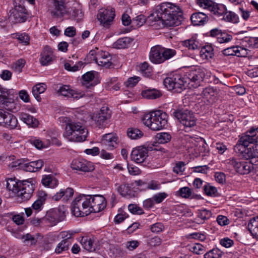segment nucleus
I'll return each instance as SVG.
<instances>
[{
	"label": "nucleus",
	"instance_id": "9d476101",
	"mask_svg": "<svg viewBox=\"0 0 258 258\" xmlns=\"http://www.w3.org/2000/svg\"><path fill=\"white\" fill-rule=\"evenodd\" d=\"M115 16L114 9L107 7L98 11L97 18L104 27L108 28L112 24Z\"/></svg>",
	"mask_w": 258,
	"mask_h": 258
},
{
	"label": "nucleus",
	"instance_id": "bf43d9fd",
	"mask_svg": "<svg viewBox=\"0 0 258 258\" xmlns=\"http://www.w3.org/2000/svg\"><path fill=\"white\" fill-rule=\"evenodd\" d=\"M16 37L17 39L25 45H28L29 43L30 37L26 33H16Z\"/></svg>",
	"mask_w": 258,
	"mask_h": 258
},
{
	"label": "nucleus",
	"instance_id": "412c9836",
	"mask_svg": "<svg viewBox=\"0 0 258 258\" xmlns=\"http://www.w3.org/2000/svg\"><path fill=\"white\" fill-rule=\"evenodd\" d=\"M1 118L2 120L0 121V124H3L5 126L11 129H13L17 127L18 120L16 117L13 114L4 110Z\"/></svg>",
	"mask_w": 258,
	"mask_h": 258
},
{
	"label": "nucleus",
	"instance_id": "6e6d98bb",
	"mask_svg": "<svg viewBox=\"0 0 258 258\" xmlns=\"http://www.w3.org/2000/svg\"><path fill=\"white\" fill-rule=\"evenodd\" d=\"M204 190L207 195L210 196H215L217 192L216 188L208 183L204 185Z\"/></svg>",
	"mask_w": 258,
	"mask_h": 258
},
{
	"label": "nucleus",
	"instance_id": "a211bd4d",
	"mask_svg": "<svg viewBox=\"0 0 258 258\" xmlns=\"http://www.w3.org/2000/svg\"><path fill=\"white\" fill-rule=\"evenodd\" d=\"M71 167L73 170L83 172H91L94 169L93 164L83 159H76L73 160Z\"/></svg>",
	"mask_w": 258,
	"mask_h": 258
},
{
	"label": "nucleus",
	"instance_id": "6ab92c4d",
	"mask_svg": "<svg viewBox=\"0 0 258 258\" xmlns=\"http://www.w3.org/2000/svg\"><path fill=\"white\" fill-rule=\"evenodd\" d=\"M148 157V150L143 146L134 148L131 154L132 160L138 164L143 163Z\"/></svg>",
	"mask_w": 258,
	"mask_h": 258
},
{
	"label": "nucleus",
	"instance_id": "dca6fc26",
	"mask_svg": "<svg viewBox=\"0 0 258 258\" xmlns=\"http://www.w3.org/2000/svg\"><path fill=\"white\" fill-rule=\"evenodd\" d=\"M111 112L107 106H103L98 113L94 115L93 120L99 128H103L106 125V120L110 117Z\"/></svg>",
	"mask_w": 258,
	"mask_h": 258
},
{
	"label": "nucleus",
	"instance_id": "09e8293b",
	"mask_svg": "<svg viewBox=\"0 0 258 258\" xmlns=\"http://www.w3.org/2000/svg\"><path fill=\"white\" fill-rule=\"evenodd\" d=\"M156 137L158 142L160 144L168 143L171 138V135L168 133H158Z\"/></svg>",
	"mask_w": 258,
	"mask_h": 258
},
{
	"label": "nucleus",
	"instance_id": "c9c22d12",
	"mask_svg": "<svg viewBox=\"0 0 258 258\" xmlns=\"http://www.w3.org/2000/svg\"><path fill=\"white\" fill-rule=\"evenodd\" d=\"M51 210L58 222L64 220L66 217L67 208L63 206H59L57 208L51 209Z\"/></svg>",
	"mask_w": 258,
	"mask_h": 258
},
{
	"label": "nucleus",
	"instance_id": "e2e57ef3",
	"mask_svg": "<svg viewBox=\"0 0 258 258\" xmlns=\"http://www.w3.org/2000/svg\"><path fill=\"white\" fill-rule=\"evenodd\" d=\"M150 229L152 232L157 233L163 231L164 226L162 223L158 222L152 224L151 226Z\"/></svg>",
	"mask_w": 258,
	"mask_h": 258
},
{
	"label": "nucleus",
	"instance_id": "f704fd0d",
	"mask_svg": "<svg viewBox=\"0 0 258 258\" xmlns=\"http://www.w3.org/2000/svg\"><path fill=\"white\" fill-rule=\"evenodd\" d=\"M94 71H90L87 72L82 76L83 84L86 86L87 88H89L91 86H94L97 84V83H95L94 79L95 78Z\"/></svg>",
	"mask_w": 258,
	"mask_h": 258
},
{
	"label": "nucleus",
	"instance_id": "c85d7f7f",
	"mask_svg": "<svg viewBox=\"0 0 258 258\" xmlns=\"http://www.w3.org/2000/svg\"><path fill=\"white\" fill-rule=\"evenodd\" d=\"M19 118L30 127H36L39 124V121L36 118L27 113H21Z\"/></svg>",
	"mask_w": 258,
	"mask_h": 258
},
{
	"label": "nucleus",
	"instance_id": "a878e982",
	"mask_svg": "<svg viewBox=\"0 0 258 258\" xmlns=\"http://www.w3.org/2000/svg\"><path fill=\"white\" fill-rule=\"evenodd\" d=\"M53 51L48 46L44 47L41 54L40 61L42 66H47L50 64L53 60Z\"/></svg>",
	"mask_w": 258,
	"mask_h": 258
},
{
	"label": "nucleus",
	"instance_id": "2f4dec72",
	"mask_svg": "<svg viewBox=\"0 0 258 258\" xmlns=\"http://www.w3.org/2000/svg\"><path fill=\"white\" fill-rule=\"evenodd\" d=\"M248 54L245 49L239 46H230L227 47V56L235 55L238 57H244Z\"/></svg>",
	"mask_w": 258,
	"mask_h": 258
},
{
	"label": "nucleus",
	"instance_id": "ea45409f",
	"mask_svg": "<svg viewBox=\"0 0 258 258\" xmlns=\"http://www.w3.org/2000/svg\"><path fill=\"white\" fill-rule=\"evenodd\" d=\"M42 183L45 186L54 188L58 183V180L51 175H45L42 179Z\"/></svg>",
	"mask_w": 258,
	"mask_h": 258
},
{
	"label": "nucleus",
	"instance_id": "f257e3e1",
	"mask_svg": "<svg viewBox=\"0 0 258 258\" xmlns=\"http://www.w3.org/2000/svg\"><path fill=\"white\" fill-rule=\"evenodd\" d=\"M205 69L199 67L191 68L185 74L175 73L166 77L163 81L165 87L169 91L180 93L189 85L193 88L201 85L205 76Z\"/></svg>",
	"mask_w": 258,
	"mask_h": 258
},
{
	"label": "nucleus",
	"instance_id": "6e6552de",
	"mask_svg": "<svg viewBox=\"0 0 258 258\" xmlns=\"http://www.w3.org/2000/svg\"><path fill=\"white\" fill-rule=\"evenodd\" d=\"M185 127H191L196 124V118L193 112L188 110H174L172 113Z\"/></svg>",
	"mask_w": 258,
	"mask_h": 258
},
{
	"label": "nucleus",
	"instance_id": "69168bd1",
	"mask_svg": "<svg viewBox=\"0 0 258 258\" xmlns=\"http://www.w3.org/2000/svg\"><path fill=\"white\" fill-rule=\"evenodd\" d=\"M30 142L31 144L38 149L45 148L48 146V143L46 144L45 143L39 139H32L30 140Z\"/></svg>",
	"mask_w": 258,
	"mask_h": 258
},
{
	"label": "nucleus",
	"instance_id": "473e14b6",
	"mask_svg": "<svg viewBox=\"0 0 258 258\" xmlns=\"http://www.w3.org/2000/svg\"><path fill=\"white\" fill-rule=\"evenodd\" d=\"M141 94L144 98L148 99H155L159 98L162 95L160 91L150 88L143 90Z\"/></svg>",
	"mask_w": 258,
	"mask_h": 258
},
{
	"label": "nucleus",
	"instance_id": "1a4fd4ad",
	"mask_svg": "<svg viewBox=\"0 0 258 258\" xmlns=\"http://www.w3.org/2000/svg\"><path fill=\"white\" fill-rule=\"evenodd\" d=\"M231 172L233 171L241 174H247L250 173L253 169V165L248 162H238L235 159L232 158L229 160L227 163V168Z\"/></svg>",
	"mask_w": 258,
	"mask_h": 258
},
{
	"label": "nucleus",
	"instance_id": "a18cd8bd",
	"mask_svg": "<svg viewBox=\"0 0 258 258\" xmlns=\"http://www.w3.org/2000/svg\"><path fill=\"white\" fill-rule=\"evenodd\" d=\"M213 49L211 45H206L201 48L200 51V55L203 58L208 59L212 58L213 55Z\"/></svg>",
	"mask_w": 258,
	"mask_h": 258
},
{
	"label": "nucleus",
	"instance_id": "c03bdc74",
	"mask_svg": "<svg viewBox=\"0 0 258 258\" xmlns=\"http://www.w3.org/2000/svg\"><path fill=\"white\" fill-rule=\"evenodd\" d=\"M224 254L219 248H213L204 254V258H221Z\"/></svg>",
	"mask_w": 258,
	"mask_h": 258
},
{
	"label": "nucleus",
	"instance_id": "4d7b16f0",
	"mask_svg": "<svg viewBox=\"0 0 258 258\" xmlns=\"http://www.w3.org/2000/svg\"><path fill=\"white\" fill-rule=\"evenodd\" d=\"M128 209L134 214L142 215L144 213L142 208L136 204H130L128 206Z\"/></svg>",
	"mask_w": 258,
	"mask_h": 258
},
{
	"label": "nucleus",
	"instance_id": "0e129e2a",
	"mask_svg": "<svg viewBox=\"0 0 258 258\" xmlns=\"http://www.w3.org/2000/svg\"><path fill=\"white\" fill-rule=\"evenodd\" d=\"M140 70L144 73L147 77L151 75L152 70L150 68L149 64L147 62H144L140 67Z\"/></svg>",
	"mask_w": 258,
	"mask_h": 258
},
{
	"label": "nucleus",
	"instance_id": "052dcab7",
	"mask_svg": "<svg viewBox=\"0 0 258 258\" xmlns=\"http://www.w3.org/2000/svg\"><path fill=\"white\" fill-rule=\"evenodd\" d=\"M115 186L117 191L122 196H125L128 191V186L126 184H115Z\"/></svg>",
	"mask_w": 258,
	"mask_h": 258
},
{
	"label": "nucleus",
	"instance_id": "cd10ccee",
	"mask_svg": "<svg viewBox=\"0 0 258 258\" xmlns=\"http://www.w3.org/2000/svg\"><path fill=\"white\" fill-rule=\"evenodd\" d=\"M47 195L43 191L40 190L38 192V198L33 203L32 207L36 213L41 211L45 204Z\"/></svg>",
	"mask_w": 258,
	"mask_h": 258
},
{
	"label": "nucleus",
	"instance_id": "f03ea898",
	"mask_svg": "<svg viewBox=\"0 0 258 258\" xmlns=\"http://www.w3.org/2000/svg\"><path fill=\"white\" fill-rule=\"evenodd\" d=\"M182 20L179 7L170 3H163L157 6L155 11L147 18V23L150 26L170 27L178 26Z\"/></svg>",
	"mask_w": 258,
	"mask_h": 258
},
{
	"label": "nucleus",
	"instance_id": "49530a36",
	"mask_svg": "<svg viewBox=\"0 0 258 258\" xmlns=\"http://www.w3.org/2000/svg\"><path fill=\"white\" fill-rule=\"evenodd\" d=\"M182 45L190 50H196L200 48L199 42L194 38L183 41Z\"/></svg>",
	"mask_w": 258,
	"mask_h": 258
},
{
	"label": "nucleus",
	"instance_id": "a19ab883",
	"mask_svg": "<svg viewBox=\"0 0 258 258\" xmlns=\"http://www.w3.org/2000/svg\"><path fill=\"white\" fill-rule=\"evenodd\" d=\"M127 136L131 140H138L143 136V132L137 128L130 127L127 129Z\"/></svg>",
	"mask_w": 258,
	"mask_h": 258
},
{
	"label": "nucleus",
	"instance_id": "79ce46f5",
	"mask_svg": "<svg viewBox=\"0 0 258 258\" xmlns=\"http://www.w3.org/2000/svg\"><path fill=\"white\" fill-rule=\"evenodd\" d=\"M254 37H245L241 39L240 47L245 49L246 52L250 48H253Z\"/></svg>",
	"mask_w": 258,
	"mask_h": 258
},
{
	"label": "nucleus",
	"instance_id": "de8ad7c7",
	"mask_svg": "<svg viewBox=\"0 0 258 258\" xmlns=\"http://www.w3.org/2000/svg\"><path fill=\"white\" fill-rule=\"evenodd\" d=\"M163 57L164 62L174 56L176 54V51L175 49L167 48L162 46Z\"/></svg>",
	"mask_w": 258,
	"mask_h": 258
},
{
	"label": "nucleus",
	"instance_id": "603ef678",
	"mask_svg": "<svg viewBox=\"0 0 258 258\" xmlns=\"http://www.w3.org/2000/svg\"><path fill=\"white\" fill-rule=\"evenodd\" d=\"M140 245V242L138 240L127 241L122 244V245L130 251H132L137 248Z\"/></svg>",
	"mask_w": 258,
	"mask_h": 258
},
{
	"label": "nucleus",
	"instance_id": "5701e85b",
	"mask_svg": "<svg viewBox=\"0 0 258 258\" xmlns=\"http://www.w3.org/2000/svg\"><path fill=\"white\" fill-rule=\"evenodd\" d=\"M118 138L113 133L105 134L103 136L101 143L105 146L107 149L112 150L117 146Z\"/></svg>",
	"mask_w": 258,
	"mask_h": 258
},
{
	"label": "nucleus",
	"instance_id": "39448f33",
	"mask_svg": "<svg viewBox=\"0 0 258 258\" xmlns=\"http://www.w3.org/2000/svg\"><path fill=\"white\" fill-rule=\"evenodd\" d=\"M63 136L69 141L81 142L86 140L87 130L80 122H71L65 128Z\"/></svg>",
	"mask_w": 258,
	"mask_h": 258
},
{
	"label": "nucleus",
	"instance_id": "f3484780",
	"mask_svg": "<svg viewBox=\"0 0 258 258\" xmlns=\"http://www.w3.org/2000/svg\"><path fill=\"white\" fill-rule=\"evenodd\" d=\"M60 235L63 239L57 244L55 249V252L58 254L68 250L73 240V233H70V231H62L60 233Z\"/></svg>",
	"mask_w": 258,
	"mask_h": 258
},
{
	"label": "nucleus",
	"instance_id": "20e7f679",
	"mask_svg": "<svg viewBox=\"0 0 258 258\" xmlns=\"http://www.w3.org/2000/svg\"><path fill=\"white\" fill-rule=\"evenodd\" d=\"M168 116L162 110H156L144 115L143 123L151 130L159 131L166 127L167 125Z\"/></svg>",
	"mask_w": 258,
	"mask_h": 258
},
{
	"label": "nucleus",
	"instance_id": "b1692460",
	"mask_svg": "<svg viewBox=\"0 0 258 258\" xmlns=\"http://www.w3.org/2000/svg\"><path fill=\"white\" fill-rule=\"evenodd\" d=\"M201 96L209 103H213L217 99L218 92L216 89L213 87H207L203 89Z\"/></svg>",
	"mask_w": 258,
	"mask_h": 258
},
{
	"label": "nucleus",
	"instance_id": "13d9d810",
	"mask_svg": "<svg viewBox=\"0 0 258 258\" xmlns=\"http://www.w3.org/2000/svg\"><path fill=\"white\" fill-rule=\"evenodd\" d=\"M198 216L202 220H205L209 219L212 216V213L206 209H201L198 210Z\"/></svg>",
	"mask_w": 258,
	"mask_h": 258
},
{
	"label": "nucleus",
	"instance_id": "37998d69",
	"mask_svg": "<svg viewBox=\"0 0 258 258\" xmlns=\"http://www.w3.org/2000/svg\"><path fill=\"white\" fill-rule=\"evenodd\" d=\"M82 246L86 250L92 251L95 250L93 246V241L91 238L83 237L80 241Z\"/></svg>",
	"mask_w": 258,
	"mask_h": 258
},
{
	"label": "nucleus",
	"instance_id": "aec40b11",
	"mask_svg": "<svg viewBox=\"0 0 258 258\" xmlns=\"http://www.w3.org/2000/svg\"><path fill=\"white\" fill-rule=\"evenodd\" d=\"M162 55V46L157 45L151 48L149 56V59L154 64H161L164 62Z\"/></svg>",
	"mask_w": 258,
	"mask_h": 258
},
{
	"label": "nucleus",
	"instance_id": "8fccbe9b",
	"mask_svg": "<svg viewBox=\"0 0 258 258\" xmlns=\"http://www.w3.org/2000/svg\"><path fill=\"white\" fill-rule=\"evenodd\" d=\"M83 17V14L81 10L73 8L70 14V18L78 22L82 19Z\"/></svg>",
	"mask_w": 258,
	"mask_h": 258
},
{
	"label": "nucleus",
	"instance_id": "4468645a",
	"mask_svg": "<svg viewBox=\"0 0 258 258\" xmlns=\"http://www.w3.org/2000/svg\"><path fill=\"white\" fill-rule=\"evenodd\" d=\"M28 17V14L26 9L21 6H16L13 10L10 18L12 22L14 23H21L25 22Z\"/></svg>",
	"mask_w": 258,
	"mask_h": 258
},
{
	"label": "nucleus",
	"instance_id": "338daca9",
	"mask_svg": "<svg viewBox=\"0 0 258 258\" xmlns=\"http://www.w3.org/2000/svg\"><path fill=\"white\" fill-rule=\"evenodd\" d=\"M133 22H135L137 26L141 27L147 22V18L143 15H140L134 18Z\"/></svg>",
	"mask_w": 258,
	"mask_h": 258
},
{
	"label": "nucleus",
	"instance_id": "7ed1b4c3",
	"mask_svg": "<svg viewBox=\"0 0 258 258\" xmlns=\"http://www.w3.org/2000/svg\"><path fill=\"white\" fill-rule=\"evenodd\" d=\"M7 188L16 195L19 202L28 201L32 196L34 185L28 180L16 181L15 179L8 178L6 181Z\"/></svg>",
	"mask_w": 258,
	"mask_h": 258
},
{
	"label": "nucleus",
	"instance_id": "4c0bfd02",
	"mask_svg": "<svg viewBox=\"0 0 258 258\" xmlns=\"http://www.w3.org/2000/svg\"><path fill=\"white\" fill-rule=\"evenodd\" d=\"M133 41L130 37H123L118 39L113 44V47L116 49L125 48L129 46Z\"/></svg>",
	"mask_w": 258,
	"mask_h": 258
},
{
	"label": "nucleus",
	"instance_id": "393cba45",
	"mask_svg": "<svg viewBox=\"0 0 258 258\" xmlns=\"http://www.w3.org/2000/svg\"><path fill=\"white\" fill-rule=\"evenodd\" d=\"M234 150L236 152L240 154L242 157L246 160L256 158L253 146L246 148L241 145H236L234 147Z\"/></svg>",
	"mask_w": 258,
	"mask_h": 258
},
{
	"label": "nucleus",
	"instance_id": "ddd939ff",
	"mask_svg": "<svg viewBox=\"0 0 258 258\" xmlns=\"http://www.w3.org/2000/svg\"><path fill=\"white\" fill-rule=\"evenodd\" d=\"M258 141V132L257 128H251L249 131L246 132L244 135H242L240 138L238 143L236 145H241L247 147L250 144H254Z\"/></svg>",
	"mask_w": 258,
	"mask_h": 258
},
{
	"label": "nucleus",
	"instance_id": "9b49d317",
	"mask_svg": "<svg viewBox=\"0 0 258 258\" xmlns=\"http://www.w3.org/2000/svg\"><path fill=\"white\" fill-rule=\"evenodd\" d=\"M88 195V199H90L89 208L90 213H98L104 210L106 206L105 198L100 195Z\"/></svg>",
	"mask_w": 258,
	"mask_h": 258
},
{
	"label": "nucleus",
	"instance_id": "2eb2a0df",
	"mask_svg": "<svg viewBox=\"0 0 258 258\" xmlns=\"http://www.w3.org/2000/svg\"><path fill=\"white\" fill-rule=\"evenodd\" d=\"M49 11L51 16L54 18H61L67 14V10L64 0H54L53 6Z\"/></svg>",
	"mask_w": 258,
	"mask_h": 258
},
{
	"label": "nucleus",
	"instance_id": "4be33fe9",
	"mask_svg": "<svg viewBox=\"0 0 258 258\" xmlns=\"http://www.w3.org/2000/svg\"><path fill=\"white\" fill-rule=\"evenodd\" d=\"M61 95L74 99H79L84 96V93L71 89L69 85H63L58 90Z\"/></svg>",
	"mask_w": 258,
	"mask_h": 258
},
{
	"label": "nucleus",
	"instance_id": "3c124183",
	"mask_svg": "<svg viewBox=\"0 0 258 258\" xmlns=\"http://www.w3.org/2000/svg\"><path fill=\"white\" fill-rule=\"evenodd\" d=\"M178 194L183 198H190L192 199L194 196H192V190L188 187H183L178 191Z\"/></svg>",
	"mask_w": 258,
	"mask_h": 258
},
{
	"label": "nucleus",
	"instance_id": "bb28decb",
	"mask_svg": "<svg viewBox=\"0 0 258 258\" xmlns=\"http://www.w3.org/2000/svg\"><path fill=\"white\" fill-rule=\"evenodd\" d=\"M190 20L194 25L201 26L206 24L209 21V18L204 13L196 12L191 15Z\"/></svg>",
	"mask_w": 258,
	"mask_h": 258
},
{
	"label": "nucleus",
	"instance_id": "f8f14e48",
	"mask_svg": "<svg viewBox=\"0 0 258 258\" xmlns=\"http://www.w3.org/2000/svg\"><path fill=\"white\" fill-rule=\"evenodd\" d=\"M89 54L95 55L93 57V60L99 66L109 68L112 64V62L110 61L111 56L108 52L98 50V49L96 51L93 50L90 51Z\"/></svg>",
	"mask_w": 258,
	"mask_h": 258
},
{
	"label": "nucleus",
	"instance_id": "7c9ffc66",
	"mask_svg": "<svg viewBox=\"0 0 258 258\" xmlns=\"http://www.w3.org/2000/svg\"><path fill=\"white\" fill-rule=\"evenodd\" d=\"M247 228L252 236L258 238V216L250 219L247 224Z\"/></svg>",
	"mask_w": 258,
	"mask_h": 258
},
{
	"label": "nucleus",
	"instance_id": "58836bf2",
	"mask_svg": "<svg viewBox=\"0 0 258 258\" xmlns=\"http://www.w3.org/2000/svg\"><path fill=\"white\" fill-rule=\"evenodd\" d=\"M43 220H44L46 226H53L58 223L51 209L47 212L45 216L43 217Z\"/></svg>",
	"mask_w": 258,
	"mask_h": 258
},
{
	"label": "nucleus",
	"instance_id": "423d86ee",
	"mask_svg": "<svg viewBox=\"0 0 258 258\" xmlns=\"http://www.w3.org/2000/svg\"><path fill=\"white\" fill-rule=\"evenodd\" d=\"M90 199L87 195H81L76 197L71 204V212L76 217H84L90 214Z\"/></svg>",
	"mask_w": 258,
	"mask_h": 258
},
{
	"label": "nucleus",
	"instance_id": "e433bc0d",
	"mask_svg": "<svg viewBox=\"0 0 258 258\" xmlns=\"http://www.w3.org/2000/svg\"><path fill=\"white\" fill-rule=\"evenodd\" d=\"M46 89V85L44 83H39L33 87L32 92L35 98L39 102L41 101V98L40 94L44 92Z\"/></svg>",
	"mask_w": 258,
	"mask_h": 258
},
{
	"label": "nucleus",
	"instance_id": "774afa93",
	"mask_svg": "<svg viewBox=\"0 0 258 258\" xmlns=\"http://www.w3.org/2000/svg\"><path fill=\"white\" fill-rule=\"evenodd\" d=\"M215 180L220 184H224L226 181V175L222 172H217L215 174Z\"/></svg>",
	"mask_w": 258,
	"mask_h": 258
},
{
	"label": "nucleus",
	"instance_id": "c756f323",
	"mask_svg": "<svg viewBox=\"0 0 258 258\" xmlns=\"http://www.w3.org/2000/svg\"><path fill=\"white\" fill-rule=\"evenodd\" d=\"M13 95L12 92L11 93L10 95H9L6 98L2 99L0 102L2 105V107L5 109L15 112L17 111L16 104L14 102V99L12 97Z\"/></svg>",
	"mask_w": 258,
	"mask_h": 258
},
{
	"label": "nucleus",
	"instance_id": "5fc2aeb1",
	"mask_svg": "<svg viewBox=\"0 0 258 258\" xmlns=\"http://www.w3.org/2000/svg\"><path fill=\"white\" fill-rule=\"evenodd\" d=\"M227 22L232 24H237L239 22V17L232 11H227Z\"/></svg>",
	"mask_w": 258,
	"mask_h": 258
},
{
	"label": "nucleus",
	"instance_id": "0eeeda50",
	"mask_svg": "<svg viewBox=\"0 0 258 258\" xmlns=\"http://www.w3.org/2000/svg\"><path fill=\"white\" fill-rule=\"evenodd\" d=\"M196 3L200 7L208 9L216 17L221 20L224 19L226 13V7L224 5L216 4L212 0H196Z\"/></svg>",
	"mask_w": 258,
	"mask_h": 258
},
{
	"label": "nucleus",
	"instance_id": "680f3d73",
	"mask_svg": "<svg viewBox=\"0 0 258 258\" xmlns=\"http://www.w3.org/2000/svg\"><path fill=\"white\" fill-rule=\"evenodd\" d=\"M229 92L232 93L234 92L237 95H242L245 94L246 90L244 87L237 85L230 87Z\"/></svg>",
	"mask_w": 258,
	"mask_h": 258
},
{
	"label": "nucleus",
	"instance_id": "72a5a7b5",
	"mask_svg": "<svg viewBox=\"0 0 258 258\" xmlns=\"http://www.w3.org/2000/svg\"><path fill=\"white\" fill-rule=\"evenodd\" d=\"M43 165V162L41 160L30 162L25 164L23 166L24 170L28 172H36L40 169Z\"/></svg>",
	"mask_w": 258,
	"mask_h": 258
},
{
	"label": "nucleus",
	"instance_id": "864d4df0",
	"mask_svg": "<svg viewBox=\"0 0 258 258\" xmlns=\"http://www.w3.org/2000/svg\"><path fill=\"white\" fill-rule=\"evenodd\" d=\"M83 65V62L82 61H79L77 63L75 64L73 66H72L70 63L67 62L64 63V69L68 71L72 72H76L79 70Z\"/></svg>",
	"mask_w": 258,
	"mask_h": 258
}]
</instances>
